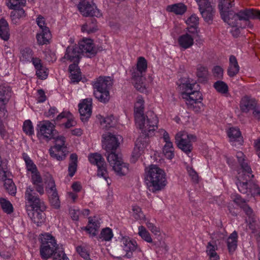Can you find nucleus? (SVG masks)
Segmentation results:
<instances>
[{
    "mask_svg": "<svg viewBox=\"0 0 260 260\" xmlns=\"http://www.w3.org/2000/svg\"><path fill=\"white\" fill-rule=\"evenodd\" d=\"M188 25L198 26L199 24V17L195 14L192 15L186 21Z\"/></svg>",
    "mask_w": 260,
    "mask_h": 260,
    "instance_id": "nucleus-62",
    "label": "nucleus"
},
{
    "mask_svg": "<svg viewBox=\"0 0 260 260\" xmlns=\"http://www.w3.org/2000/svg\"><path fill=\"white\" fill-rule=\"evenodd\" d=\"M36 75L41 79H46L48 75V69L44 66L40 68L38 70H36Z\"/></svg>",
    "mask_w": 260,
    "mask_h": 260,
    "instance_id": "nucleus-55",
    "label": "nucleus"
},
{
    "mask_svg": "<svg viewBox=\"0 0 260 260\" xmlns=\"http://www.w3.org/2000/svg\"><path fill=\"white\" fill-rule=\"evenodd\" d=\"M147 69V61L144 57L138 58L137 66L133 67L131 70L132 79L134 81L135 88L140 92L145 90L144 82L145 75Z\"/></svg>",
    "mask_w": 260,
    "mask_h": 260,
    "instance_id": "nucleus-7",
    "label": "nucleus"
},
{
    "mask_svg": "<svg viewBox=\"0 0 260 260\" xmlns=\"http://www.w3.org/2000/svg\"><path fill=\"white\" fill-rule=\"evenodd\" d=\"M103 138L105 139L103 146H105L106 151H116L119 144L118 138L111 133L103 135Z\"/></svg>",
    "mask_w": 260,
    "mask_h": 260,
    "instance_id": "nucleus-23",
    "label": "nucleus"
},
{
    "mask_svg": "<svg viewBox=\"0 0 260 260\" xmlns=\"http://www.w3.org/2000/svg\"><path fill=\"white\" fill-rule=\"evenodd\" d=\"M0 206L5 213L11 214L13 212L12 204L5 198H0Z\"/></svg>",
    "mask_w": 260,
    "mask_h": 260,
    "instance_id": "nucleus-39",
    "label": "nucleus"
},
{
    "mask_svg": "<svg viewBox=\"0 0 260 260\" xmlns=\"http://www.w3.org/2000/svg\"><path fill=\"white\" fill-rule=\"evenodd\" d=\"M78 9L84 16H95L99 17L101 15L99 10L94 6L92 1L82 0L78 5Z\"/></svg>",
    "mask_w": 260,
    "mask_h": 260,
    "instance_id": "nucleus-14",
    "label": "nucleus"
},
{
    "mask_svg": "<svg viewBox=\"0 0 260 260\" xmlns=\"http://www.w3.org/2000/svg\"><path fill=\"white\" fill-rule=\"evenodd\" d=\"M198 27L196 25H189L187 28V32L185 34H188L189 36H191L193 39H196L198 36Z\"/></svg>",
    "mask_w": 260,
    "mask_h": 260,
    "instance_id": "nucleus-58",
    "label": "nucleus"
},
{
    "mask_svg": "<svg viewBox=\"0 0 260 260\" xmlns=\"http://www.w3.org/2000/svg\"><path fill=\"white\" fill-rule=\"evenodd\" d=\"M31 60L36 70H38L43 67L42 61L39 58L33 57Z\"/></svg>",
    "mask_w": 260,
    "mask_h": 260,
    "instance_id": "nucleus-64",
    "label": "nucleus"
},
{
    "mask_svg": "<svg viewBox=\"0 0 260 260\" xmlns=\"http://www.w3.org/2000/svg\"><path fill=\"white\" fill-rule=\"evenodd\" d=\"M219 1L218 8L221 18L226 23L230 22V13L233 11H230V8L234 5V0H218Z\"/></svg>",
    "mask_w": 260,
    "mask_h": 260,
    "instance_id": "nucleus-17",
    "label": "nucleus"
},
{
    "mask_svg": "<svg viewBox=\"0 0 260 260\" xmlns=\"http://www.w3.org/2000/svg\"><path fill=\"white\" fill-rule=\"evenodd\" d=\"M113 237L112 230L109 228H106L103 229L98 237L99 241H109Z\"/></svg>",
    "mask_w": 260,
    "mask_h": 260,
    "instance_id": "nucleus-37",
    "label": "nucleus"
},
{
    "mask_svg": "<svg viewBox=\"0 0 260 260\" xmlns=\"http://www.w3.org/2000/svg\"><path fill=\"white\" fill-rule=\"evenodd\" d=\"M40 252L43 259H47L53 255V260H69L61 246L57 244L55 238L51 234H42Z\"/></svg>",
    "mask_w": 260,
    "mask_h": 260,
    "instance_id": "nucleus-3",
    "label": "nucleus"
},
{
    "mask_svg": "<svg viewBox=\"0 0 260 260\" xmlns=\"http://www.w3.org/2000/svg\"><path fill=\"white\" fill-rule=\"evenodd\" d=\"M69 70L71 73L72 82H78L81 79V72L77 63H72L69 66Z\"/></svg>",
    "mask_w": 260,
    "mask_h": 260,
    "instance_id": "nucleus-32",
    "label": "nucleus"
},
{
    "mask_svg": "<svg viewBox=\"0 0 260 260\" xmlns=\"http://www.w3.org/2000/svg\"><path fill=\"white\" fill-rule=\"evenodd\" d=\"M236 157L240 168L238 171L236 184L240 192L248 195L250 187L253 183L251 179L254 176L252 174V170L248 164L247 160L245 159L244 153L241 151L237 152Z\"/></svg>",
    "mask_w": 260,
    "mask_h": 260,
    "instance_id": "nucleus-4",
    "label": "nucleus"
},
{
    "mask_svg": "<svg viewBox=\"0 0 260 260\" xmlns=\"http://www.w3.org/2000/svg\"><path fill=\"white\" fill-rule=\"evenodd\" d=\"M138 234L141 238L148 243H152V239L150 233L147 231L144 226H140L138 228Z\"/></svg>",
    "mask_w": 260,
    "mask_h": 260,
    "instance_id": "nucleus-45",
    "label": "nucleus"
},
{
    "mask_svg": "<svg viewBox=\"0 0 260 260\" xmlns=\"http://www.w3.org/2000/svg\"><path fill=\"white\" fill-rule=\"evenodd\" d=\"M49 154L51 157L60 161L64 160L67 156V150L59 149L56 147H51L49 149Z\"/></svg>",
    "mask_w": 260,
    "mask_h": 260,
    "instance_id": "nucleus-29",
    "label": "nucleus"
},
{
    "mask_svg": "<svg viewBox=\"0 0 260 260\" xmlns=\"http://www.w3.org/2000/svg\"><path fill=\"white\" fill-rule=\"evenodd\" d=\"M197 75L199 78H206L208 75L207 69L204 67H199L197 69Z\"/></svg>",
    "mask_w": 260,
    "mask_h": 260,
    "instance_id": "nucleus-57",
    "label": "nucleus"
},
{
    "mask_svg": "<svg viewBox=\"0 0 260 260\" xmlns=\"http://www.w3.org/2000/svg\"><path fill=\"white\" fill-rule=\"evenodd\" d=\"M9 173L0 168V180L4 182V186L7 192L11 195L16 193V188L12 179L9 178Z\"/></svg>",
    "mask_w": 260,
    "mask_h": 260,
    "instance_id": "nucleus-20",
    "label": "nucleus"
},
{
    "mask_svg": "<svg viewBox=\"0 0 260 260\" xmlns=\"http://www.w3.org/2000/svg\"><path fill=\"white\" fill-rule=\"evenodd\" d=\"M54 139L55 140V144L53 147L67 150V147L65 146V138L63 136H57L56 134Z\"/></svg>",
    "mask_w": 260,
    "mask_h": 260,
    "instance_id": "nucleus-52",
    "label": "nucleus"
},
{
    "mask_svg": "<svg viewBox=\"0 0 260 260\" xmlns=\"http://www.w3.org/2000/svg\"><path fill=\"white\" fill-rule=\"evenodd\" d=\"M202 100L200 101H192L191 100L186 102L187 108L189 110H191L196 113H199L204 110V104L202 102Z\"/></svg>",
    "mask_w": 260,
    "mask_h": 260,
    "instance_id": "nucleus-35",
    "label": "nucleus"
},
{
    "mask_svg": "<svg viewBox=\"0 0 260 260\" xmlns=\"http://www.w3.org/2000/svg\"><path fill=\"white\" fill-rule=\"evenodd\" d=\"M134 212L133 216L137 220H141L145 218V216L142 211L141 208L138 206H134L132 208Z\"/></svg>",
    "mask_w": 260,
    "mask_h": 260,
    "instance_id": "nucleus-54",
    "label": "nucleus"
},
{
    "mask_svg": "<svg viewBox=\"0 0 260 260\" xmlns=\"http://www.w3.org/2000/svg\"><path fill=\"white\" fill-rule=\"evenodd\" d=\"M194 40V39L189 36L188 34L185 33L178 37L177 42L180 47L186 49L193 45Z\"/></svg>",
    "mask_w": 260,
    "mask_h": 260,
    "instance_id": "nucleus-25",
    "label": "nucleus"
},
{
    "mask_svg": "<svg viewBox=\"0 0 260 260\" xmlns=\"http://www.w3.org/2000/svg\"><path fill=\"white\" fill-rule=\"evenodd\" d=\"M116 123V120L113 115H110L105 117L103 121H101V124H105L104 126L106 128L114 127Z\"/></svg>",
    "mask_w": 260,
    "mask_h": 260,
    "instance_id": "nucleus-46",
    "label": "nucleus"
},
{
    "mask_svg": "<svg viewBox=\"0 0 260 260\" xmlns=\"http://www.w3.org/2000/svg\"><path fill=\"white\" fill-rule=\"evenodd\" d=\"M23 131L26 134L31 136L34 134V127L32 122L29 120H25L23 123Z\"/></svg>",
    "mask_w": 260,
    "mask_h": 260,
    "instance_id": "nucleus-48",
    "label": "nucleus"
},
{
    "mask_svg": "<svg viewBox=\"0 0 260 260\" xmlns=\"http://www.w3.org/2000/svg\"><path fill=\"white\" fill-rule=\"evenodd\" d=\"M25 4L26 0H9L8 6L11 9H15L24 6Z\"/></svg>",
    "mask_w": 260,
    "mask_h": 260,
    "instance_id": "nucleus-50",
    "label": "nucleus"
},
{
    "mask_svg": "<svg viewBox=\"0 0 260 260\" xmlns=\"http://www.w3.org/2000/svg\"><path fill=\"white\" fill-rule=\"evenodd\" d=\"M12 93L11 87L7 83L0 84V104L6 105Z\"/></svg>",
    "mask_w": 260,
    "mask_h": 260,
    "instance_id": "nucleus-24",
    "label": "nucleus"
},
{
    "mask_svg": "<svg viewBox=\"0 0 260 260\" xmlns=\"http://www.w3.org/2000/svg\"><path fill=\"white\" fill-rule=\"evenodd\" d=\"M257 105V102L255 99L246 95L242 98L240 108L242 112L248 113L251 110L253 111Z\"/></svg>",
    "mask_w": 260,
    "mask_h": 260,
    "instance_id": "nucleus-22",
    "label": "nucleus"
},
{
    "mask_svg": "<svg viewBox=\"0 0 260 260\" xmlns=\"http://www.w3.org/2000/svg\"><path fill=\"white\" fill-rule=\"evenodd\" d=\"M230 22L228 23L229 24L233 26H239L238 20H243L245 21V24L244 26H240L241 27L244 28L246 25H249L250 19H253L254 10L250 9H245L239 11L237 13L232 12L230 13Z\"/></svg>",
    "mask_w": 260,
    "mask_h": 260,
    "instance_id": "nucleus-10",
    "label": "nucleus"
},
{
    "mask_svg": "<svg viewBox=\"0 0 260 260\" xmlns=\"http://www.w3.org/2000/svg\"><path fill=\"white\" fill-rule=\"evenodd\" d=\"M163 153L166 158L171 159L174 156V148L172 143H166L163 147Z\"/></svg>",
    "mask_w": 260,
    "mask_h": 260,
    "instance_id": "nucleus-42",
    "label": "nucleus"
},
{
    "mask_svg": "<svg viewBox=\"0 0 260 260\" xmlns=\"http://www.w3.org/2000/svg\"><path fill=\"white\" fill-rule=\"evenodd\" d=\"M214 76L218 79H222L223 77V70L220 66H215L213 69Z\"/></svg>",
    "mask_w": 260,
    "mask_h": 260,
    "instance_id": "nucleus-61",
    "label": "nucleus"
},
{
    "mask_svg": "<svg viewBox=\"0 0 260 260\" xmlns=\"http://www.w3.org/2000/svg\"><path fill=\"white\" fill-rule=\"evenodd\" d=\"M167 10L177 15H182L186 11V7L183 4L178 3L168 6Z\"/></svg>",
    "mask_w": 260,
    "mask_h": 260,
    "instance_id": "nucleus-36",
    "label": "nucleus"
},
{
    "mask_svg": "<svg viewBox=\"0 0 260 260\" xmlns=\"http://www.w3.org/2000/svg\"><path fill=\"white\" fill-rule=\"evenodd\" d=\"M147 228L154 234L157 235L159 233V229L156 227L153 223L148 220L146 222Z\"/></svg>",
    "mask_w": 260,
    "mask_h": 260,
    "instance_id": "nucleus-63",
    "label": "nucleus"
},
{
    "mask_svg": "<svg viewBox=\"0 0 260 260\" xmlns=\"http://www.w3.org/2000/svg\"><path fill=\"white\" fill-rule=\"evenodd\" d=\"M70 162L69 165V175L73 177L77 171L78 156L76 153H72L70 156Z\"/></svg>",
    "mask_w": 260,
    "mask_h": 260,
    "instance_id": "nucleus-34",
    "label": "nucleus"
},
{
    "mask_svg": "<svg viewBox=\"0 0 260 260\" xmlns=\"http://www.w3.org/2000/svg\"><path fill=\"white\" fill-rule=\"evenodd\" d=\"M107 159L117 175L124 176L128 172V165L122 161L121 156L115 151L107 152Z\"/></svg>",
    "mask_w": 260,
    "mask_h": 260,
    "instance_id": "nucleus-8",
    "label": "nucleus"
},
{
    "mask_svg": "<svg viewBox=\"0 0 260 260\" xmlns=\"http://www.w3.org/2000/svg\"><path fill=\"white\" fill-rule=\"evenodd\" d=\"M25 198L28 204V215L34 223L39 225L45 219L44 211L46 209V206L45 203L39 198L33 188L30 186L26 188Z\"/></svg>",
    "mask_w": 260,
    "mask_h": 260,
    "instance_id": "nucleus-2",
    "label": "nucleus"
},
{
    "mask_svg": "<svg viewBox=\"0 0 260 260\" xmlns=\"http://www.w3.org/2000/svg\"><path fill=\"white\" fill-rule=\"evenodd\" d=\"M216 246L211 244L210 242L207 246V253L209 256L210 260H218L219 257L216 252Z\"/></svg>",
    "mask_w": 260,
    "mask_h": 260,
    "instance_id": "nucleus-43",
    "label": "nucleus"
},
{
    "mask_svg": "<svg viewBox=\"0 0 260 260\" xmlns=\"http://www.w3.org/2000/svg\"><path fill=\"white\" fill-rule=\"evenodd\" d=\"M240 67L236 57L231 55L229 58V66L228 69V75L230 77H234L238 74Z\"/></svg>",
    "mask_w": 260,
    "mask_h": 260,
    "instance_id": "nucleus-26",
    "label": "nucleus"
},
{
    "mask_svg": "<svg viewBox=\"0 0 260 260\" xmlns=\"http://www.w3.org/2000/svg\"><path fill=\"white\" fill-rule=\"evenodd\" d=\"M200 14L205 22L211 24L213 22L216 10L209 0H206L198 4Z\"/></svg>",
    "mask_w": 260,
    "mask_h": 260,
    "instance_id": "nucleus-13",
    "label": "nucleus"
},
{
    "mask_svg": "<svg viewBox=\"0 0 260 260\" xmlns=\"http://www.w3.org/2000/svg\"><path fill=\"white\" fill-rule=\"evenodd\" d=\"M242 209L248 217V219L253 220L255 218L252 209L247 204L245 205Z\"/></svg>",
    "mask_w": 260,
    "mask_h": 260,
    "instance_id": "nucleus-59",
    "label": "nucleus"
},
{
    "mask_svg": "<svg viewBox=\"0 0 260 260\" xmlns=\"http://www.w3.org/2000/svg\"><path fill=\"white\" fill-rule=\"evenodd\" d=\"M31 180L35 185L36 191L41 195L44 193L43 180L40 173L37 171L35 173H32Z\"/></svg>",
    "mask_w": 260,
    "mask_h": 260,
    "instance_id": "nucleus-27",
    "label": "nucleus"
},
{
    "mask_svg": "<svg viewBox=\"0 0 260 260\" xmlns=\"http://www.w3.org/2000/svg\"><path fill=\"white\" fill-rule=\"evenodd\" d=\"M145 180L150 191L156 192L162 189L167 184L165 171L156 165L146 169Z\"/></svg>",
    "mask_w": 260,
    "mask_h": 260,
    "instance_id": "nucleus-5",
    "label": "nucleus"
},
{
    "mask_svg": "<svg viewBox=\"0 0 260 260\" xmlns=\"http://www.w3.org/2000/svg\"><path fill=\"white\" fill-rule=\"evenodd\" d=\"M249 220V228L251 230L252 234H256L258 235L257 240L258 241H260V232L258 231V225L256 223V218H254L253 220Z\"/></svg>",
    "mask_w": 260,
    "mask_h": 260,
    "instance_id": "nucleus-47",
    "label": "nucleus"
},
{
    "mask_svg": "<svg viewBox=\"0 0 260 260\" xmlns=\"http://www.w3.org/2000/svg\"><path fill=\"white\" fill-rule=\"evenodd\" d=\"M22 158L26 164L27 171L31 172V173L38 171L36 166L26 153L22 154Z\"/></svg>",
    "mask_w": 260,
    "mask_h": 260,
    "instance_id": "nucleus-41",
    "label": "nucleus"
},
{
    "mask_svg": "<svg viewBox=\"0 0 260 260\" xmlns=\"http://www.w3.org/2000/svg\"><path fill=\"white\" fill-rule=\"evenodd\" d=\"M238 242V233L234 231L227 239V246L230 253L232 254L236 249Z\"/></svg>",
    "mask_w": 260,
    "mask_h": 260,
    "instance_id": "nucleus-31",
    "label": "nucleus"
},
{
    "mask_svg": "<svg viewBox=\"0 0 260 260\" xmlns=\"http://www.w3.org/2000/svg\"><path fill=\"white\" fill-rule=\"evenodd\" d=\"M76 251L84 259L90 260L89 252L84 246L81 245L77 246L76 247Z\"/></svg>",
    "mask_w": 260,
    "mask_h": 260,
    "instance_id": "nucleus-53",
    "label": "nucleus"
},
{
    "mask_svg": "<svg viewBox=\"0 0 260 260\" xmlns=\"http://www.w3.org/2000/svg\"><path fill=\"white\" fill-rule=\"evenodd\" d=\"M48 186H50L49 189L47 190L49 196V198H57L59 197L55 187L54 181L51 179L48 183Z\"/></svg>",
    "mask_w": 260,
    "mask_h": 260,
    "instance_id": "nucleus-49",
    "label": "nucleus"
},
{
    "mask_svg": "<svg viewBox=\"0 0 260 260\" xmlns=\"http://www.w3.org/2000/svg\"><path fill=\"white\" fill-rule=\"evenodd\" d=\"M13 10L14 11L11 13V16L13 20L15 19H19L25 16V11L21 7Z\"/></svg>",
    "mask_w": 260,
    "mask_h": 260,
    "instance_id": "nucleus-51",
    "label": "nucleus"
},
{
    "mask_svg": "<svg viewBox=\"0 0 260 260\" xmlns=\"http://www.w3.org/2000/svg\"><path fill=\"white\" fill-rule=\"evenodd\" d=\"M196 140L197 137L195 135L188 134L186 132H180L175 136V143L178 147L187 154L192 151V142Z\"/></svg>",
    "mask_w": 260,
    "mask_h": 260,
    "instance_id": "nucleus-9",
    "label": "nucleus"
},
{
    "mask_svg": "<svg viewBox=\"0 0 260 260\" xmlns=\"http://www.w3.org/2000/svg\"><path fill=\"white\" fill-rule=\"evenodd\" d=\"M113 81L109 76H100L94 82V95L100 102L106 103L110 100L109 90L112 87Z\"/></svg>",
    "mask_w": 260,
    "mask_h": 260,
    "instance_id": "nucleus-6",
    "label": "nucleus"
},
{
    "mask_svg": "<svg viewBox=\"0 0 260 260\" xmlns=\"http://www.w3.org/2000/svg\"><path fill=\"white\" fill-rule=\"evenodd\" d=\"M0 37L4 41L8 40L10 38L9 25L4 19H0Z\"/></svg>",
    "mask_w": 260,
    "mask_h": 260,
    "instance_id": "nucleus-33",
    "label": "nucleus"
},
{
    "mask_svg": "<svg viewBox=\"0 0 260 260\" xmlns=\"http://www.w3.org/2000/svg\"><path fill=\"white\" fill-rule=\"evenodd\" d=\"M199 86V85L196 84H187L186 85V91L183 92L182 96V98L185 100V103L186 102L192 100V101H200L203 100V95L202 93L198 90V88L195 86Z\"/></svg>",
    "mask_w": 260,
    "mask_h": 260,
    "instance_id": "nucleus-15",
    "label": "nucleus"
},
{
    "mask_svg": "<svg viewBox=\"0 0 260 260\" xmlns=\"http://www.w3.org/2000/svg\"><path fill=\"white\" fill-rule=\"evenodd\" d=\"M96 23L97 21L95 18L93 17L89 18L85 24L82 26V31L86 32L88 34L95 32L98 29Z\"/></svg>",
    "mask_w": 260,
    "mask_h": 260,
    "instance_id": "nucleus-30",
    "label": "nucleus"
},
{
    "mask_svg": "<svg viewBox=\"0 0 260 260\" xmlns=\"http://www.w3.org/2000/svg\"><path fill=\"white\" fill-rule=\"evenodd\" d=\"M121 242L123 249L126 252L124 257L131 258L133 252L138 248L137 242L131 240L129 237H123L121 239Z\"/></svg>",
    "mask_w": 260,
    "mask_h": 260,
    "instance_id": "nucleus-21",
    "label": "nucleus"
},
{
    "mask_svg": "<svg viewBox=\"0 0 260 260\" xmlns=\"http://www.w3.org/2000/svg\"><path fill=\"white\" fill-rule=\"evenodd\" d=\"M233 201L237 205L240 206L241 208H243L245 205H247L246 201L242 198L241 196L239 194H236L235 196V198H234Z\"/></svg>",
    "mask_w": 260,
    "mask_h": 260,
    "instance_id": "nucleus-60",
    "label": "nucleus"
},
{
    "mask_svg": "<svg viewBox=\"0 0 260 260\" xmlns=\"http://www.w3.org/2000/svg\"><path fill=\"white\" fill-rule=\"evenodd\" d=\"M229 137L232 141H239L241 139L240 129L236 127L230 128L228 132Z\"/></svg>",
    "mask_w": 260,
    "mask_h": 260,
    "instance_id": "nucleus-40",
    "label": "nucleus"
},
{
    "mask_svg": "<svg viewBox=\"0 0 260 260\" xmlns=\"http://www.w3.org/2000/svg\"><path fill=\"white\" fill-rule=\"evenodd\" d=\"M135 118L136 125L141 130L140 136L135 142L133 156L139 157L149 144V138L154 134L157 128L158 119L156 115L151 111L144 114V101L138 99L135 106Z\"/></svg>",
    "mask_w": 260,
    "mask_h": 260,
    "instance_id": "nucleus-1",
    "label": "nucleus"
},
{
    "mask_svg": "<svg viewBox=\"0 0 260 260\" xmlns=\"http://www.w3.org/2000/svg\"><path fill=\"white\" fill-rule=\"evenodd\" d=\"M80 49L77 45L68 46L64 57L61 59H67L78 64L82 56Z\"/></svg>",
    "mask_w": 260,
    "mask_h": 260,
    "instance_id": "nucleus-18",
    "label": "nucleus"
},
{
    "mask_svg": "<svg viewBox=\"0 0 260 260\" xmlns=\"http://www.w3.org/2000/svg\"><path fill=\"white\" fill-rule=\"evenodd\" d=\"M34 52L31 49L26 47L20 51V60L23 61H30L34 57Z\"/></svg>",
    "mask_w": 260,
    "mask_h": 260,
    "instance_id": "nucleus-38",
    "label": "nucleus"
},
{
    "mask_svg": "<svg viewBox=\"0 0 260 260\" xmlns=\"http://www.w3.org/2000/svg\"><path fill=\"white\" fill-rule=\"evenodd\" d=\"M92 99H86L79 104L80 119L83 122L86 121L91 115Z\"/></svg>",
    "mask_w": 260,
    "mask_h": 260,
    "instance_id": "nucleus-19",
    "label": "nucleus"
},
{
    "mask_svg": "<svg viewBox=\"0 0 260 260\" xmlns=\"http://www.w3.org/2000/svg\"><path fill=\"white\" fill-rule=\"evenodd\" d=\"M77 46L80 49L82 55L85 54L87 57L90 58L94 56L98 52L92 40L90 39H83L79 42Z\"/></svg>",
    "mask_w": 260,
    "mask_h": 260,
    "instance_id": "nucleus-16",
    "label": "nucleus"
},
{
    "mask_svg": "<svg viewBox=\"0 0 260 260\" xmlns=\"http://www.w3.org/2000/svg\"><path fill=\"white\" fill-rule=\"evenodd\" d=\"M88 159L91 164L96 165L98 167L97 175L99 177H102L106 180H107L108 174L106 164L102 155L98 153L90 154L88 156ZM107 182L109 185L108 181H107Z\"/></svg>",
    "mask_w": 260,
    "mask_h": 260,
    "instance_id": "nucleus-12",
    "label": "nucleus"
},
{
    "mask_svg": "<svg viewBox=\"0 0 260 260\" xmlns=\"http://www.w3.org/2000/svg\"><path fill=\"white\" fill-rule=\"evenodd\" d=\"M213 86L220 93L225 94L229 91V87L223 81H217L214 83Z\"/></svg>",
    "mask_w": 260,
    "mask_h": 260,
    "instance_id": "nucleus-44",
    "label": "nucleus"
},
{
    "mask_svg": "<svg viewBox=\"0 0 260 260\" xmlns=\"http://www.w3.org/2000/svg\"><path fill=\"white\" fill-rule=\"evenodd\" d=\"M39 127L37 136L39 139L49 141L55 138L57 131L53 123L49 120H44L38 124Z\"/></svg>",
    "mask_w": 260,
    "mask_h": 260,
    "instance_id": "nucleus-11",
    "label": "nucleus"
},
{
    "mask_svg": "<svg viewBox=\"0 0 260 260\" xmlns=\"http://www.w3.org/2000/svg\"><path fill=\"white\" fill-rule=\"evenodd\" d=\"M249 195L253 197L260 195V188L253 182L252 183V186L250 187V190L248 193V196Z\"/></svg>",
    "mask_w": 260,
    "mask_h": 260,
    "instance_id": "nucleus-56",
    "label": "nucleus"
},
{
    "mask_svg": "<svg viewBox=\"0 0 260 260\" xmlns=\"http://www.w3.org/2000/svg\"><path fill=\"white\" fill-rule=\"evenodd\" d=\"M51 35L48 27H46L40 34L36 36L38 44L40 45H43L49 43L51 39Z\"/></svg>",
    "mask_w": 260,
    "mask_h": 260,
    "instance_id": "nucleus-28",
    "label": "nucleus"
}]
</instances>
